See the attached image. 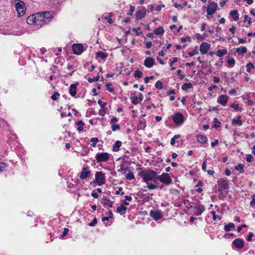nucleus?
<instances>
[{"label":"nucleus","instance_id":"1","mask_svg":"<svg viewBox=\"0 0 255 255\" xmlns=\"http://www.w3.org/2000/svg\"><path fill=\"white\" fill-rule=\"evenodd\" d=\"M139 175L142 178L143 181L147 184L149 190L157 189L158 185L155 183L157 180V174L156 172L152 170H146L141 171Z\"/></svg>","mask_w":255,"mask_h":255},{"label":"nucleus","instance_id":"2","mask_svg":"<svg viewBox=\"0 0 255 255\" xmlns=\"http://www.w3.org/2000/svg\"><path fill=\"white\" fill-rule=\"evenodd\" d=\"M26 22L28 24H35L40 26H42V23H41V16L39 13H36L28 16Z\"/></svg>","mask_w":255,"mask_h":255},{"label":"nucleus","instance_id":"3","mask_svg":"<svg viewBox=\"0 0 255 255\" xmlns=\"http://www.w3.org/2000/svg\"><path fill=\"white\" fill-rule=\"evenodd\" d=\"M15 9L17 11V16H21L25 12L26 7L24 3L20 0H18L15 4Z\"/></svg>","mask_w":255,"mask_h":255},{"label":"nucleus","instance_id":"4","mask_svg":"<svg viewBox=\"0 0 255 255\" xmlns=\"http://www.w3.org/2000/svg\"><path fill=\"white\" fill-rule=\"evenodd\" d=\"M218 190L223 192L229 188V181L226 178H221L217 181Z\"/></svg>","mask_w":255,"mask_h":255},{"label":"nucleus","instance_id":"5","mask_svg":"<svg viewBox=\"0 0 255 255\" xmlns=\"http://www.w3.org/2000/svg\"><path fill=\"white\" fill-rule=\"evenodd\" d=\"M110 157V154L107 152H98L95 155L98 163L107 162Z\"/></svg>","mask_w":255,"mask_h":255},{"label":"nucleus","instance_id":"6","mask_svg":"<svg viewBox=\"0 0 255 255\" xmlns=\"http://www.w3.org/2000/svg\"><path fill=\"white\" fill-rule=\"evenodd\" d=\"M39 14L41 16L42 25L48 23L53 17L52 13L49 11L39 13Z\"/></svg>","mask_w":255,"mask_h":255},{"label":"nucleus","instance_id":"7","mask_svg":"<svg viewBox=\"0 0 255 255\" xmlns=\"http://www.w3.org/2000/svg\"><path fill=\"white\" fill-rule=\"evenodd\" d=\"M95 181L99 186H101L106 183L105 174L102 171L97 172L95 174Z\"/></svg>","mask_w":255,"mask_h":255},{"label":"nucleus","instance_id":"8","mask_svg":"<svg viewBox=\"0 0 255 255\" xmlns=\"http://www.w3.org/2000/svg\"><path fill=\"white\" fill-rule=\"evenodd\" d=\"M172 120L176 125L179 126L182 125L184 122L183 115L179 112L176 113L172 116Z\"/></svg>","mask_w":255,"mask_h":255},{"label":"nucleus","instance_id":"9","mask_svg":"<svg viewBox=\"0 0 255 255\" xmlns=\"http://www.w3.org/2000/svg\"><path fill=\"white\" fill-rule=\"evenodd\" d=\"M157 179L162 183L167 185L170 184L172 182V179L171 177L167 173H163L160 175H157Z\"/></svg>","mask_w":255,"mask_h":255},{"label":"nucleus","instance_id":"10","mask_svg":"<svg viewBox=\"0 0 255 255\" xmlns=\"http://www.w3.org/2000/svg\"><path fill=\"white\" fill-rule=\"evenodd\" d=\"M218 5L215 2L209 3L207 7V12L208 15H211L217 10Z\"/></svg>","mask_w":255,"mask_h":255},{"label":"nucleus","instance_id":"11","mask_svg":"<svg viewBox=\"0 0 255 255\" xmlns=\"http://www.w3.org/2000/svg\"><path fill=\"white\" fill-rule=\"evenodd\" d=\"M150 216L155 221H157L162 217L161 212L157 210H151L150 211Z\"/></svg>","mask_w":255,"mask_h":255},{"label":"nucleus","instance_id":"12","mask_svg":"<svg viewBox=\"0 0 255 255\" xmlns=\"http://www.w3.org/2000/svg\"><path fill=\"white\" fill-rule=\"evenodd\" d=\"M205 210V207L202 204H198L193 208L194 213L197 216L201 215Z\"/></svg>","mask_w":255,"mask_h":255},{"label":"nucleus","instance_id":"13","mask_svg":"<svg viewBox=\"0 0 255 255\" xmlns=\"http://www.w3.org/2000/svg\"><path fill=\"white\" fill-rule=\"evenodd\" d=\"M211 45L207 42H202L200 46V51L202 54H205L210 49Z\"/></svg>","mask_w":255,"mask_h":255},{"label":"nucleus","instance_id":"14","mask_svg":"<svg viewBox=\"0 0 255 255\" xmlns=\"http://www.w3.org/2000/svg\"><path fill=\"white\" fill-rule=\"evenodd\" d=\"M74 53L80 55L83 52V46L81 44H74L72 46Z\"/></svg>","mask_w":255,"mask_h":255},{"label":"nucleus","instance_id":"15","mask_svg":"<svg viewBox=\"0 0 255 255\" xmlns=\"http://www.w3.org/2000/svg\"><path fill=\"white\" fill-rule=\"evenodd\" d=\"M91 175V171L88 170V167H83L80 174L81 179H85Z\"/></svg>","mask_w":255,"mask_h":255},{"label":"nucleus","instance_id":"16","mask_svg":"<svg viewBox=\"0 0 255 255\" xmlns=\"http://www.w3.org/2000/svg\"><path fill=\"white\" fill-rule=\"evenodd\" d=\"M229 97L226 95H220L218 98L217 102L223 106H225L228 102Z\"/></svg>","mask_w":255,"mask_h":255},{"label":"nucleus","instance_id":"17","mask_svg":"<svg viewBox=\"0 0 255 255\" xmlns=\"http://www.w3.org/2000/svg\"><path fill=\"white\" fill-rule=\"evenodd\" d=\"M233 245L235 246L236 248L241 249L244 246V242L242 239L237 238L233 241Z\"/></svg>","mask_w":255,"mask_h":255},{"label":"nucleus","instance_id":"18","mask_svg":"<svg viewBox=\"0 0 255 255\" xmlns=\"http://www.w3.org/2000/svg\"><path fill=\"white\" fill-rule=\"evenodd\" d=\"M146 15V10L145 7H143L140 9L138 10L136 12L135 17L137 19H141Z\"/></svg>","mask_w":255,"mask_h":255},{"label":"nucleus","instance_id":"19","mask_svg":"<svg viewBox=\"0 0 255 255\" xmlns=\"http://www.w3.org/2000/svg\"><path fill=\"white\" fill-rule=\"evenodd\" d=\"M154 64V60L151 57L146 58L144 61V65L148 68L152 67Z\"/></svg>","mask_w":255,"mask_h":255},{"label":"nucleus","instance_id":"20","mask_svg":"<svg viewBox=\"0 0 255 255\" xmlns=\"http://www.w3.org/2000/svg\"><path fill=\"white\" fill-rule=\"evenodd\" d=\"M103 202L102 203L104 204L105 207H109L112 208L114 202L110 200V198L107 196H104L102 198Z\"/></svg>","mask_w":255,"mask_h":255},{"label":"nucleus","instance_id":"21","mask_svg":"<svg viewBox=\"0 0 255 255\" xmlns=\"http://www.w3.org/2000/svg\"><path fill=\"white\" fill-rule=\"evenodd\" d=\"M78 83L72 84L69 87V93L72 96L74 97L76 94L77 85Z\"/></svg>","mask_w":255,"mask_h":255},{"label":"nucleus","instance_id":"22","mask_svg":"<svg viewBox=\"0 0 255 255\" xmlns=\"http://www.w3.org/2000/svg\"><path fill=\"white\" fill-rule=\"evenodd\" d=\"M138 129H143L146 127V121L144 119H140L137 125Z\"/></svg>","mask_w":255,"mask_h":255},{"label":"nucleus","instance_id":"23","mask_svg":"<svg viewBox=\"0 0 255 255\" xmlns=\"http://www.w3.org/2000/svg\"><path fill=\"white\" fill-rule=\"evenodd\" d=\"M197 141L202 144H204L207 142V138L203 135H198L196 137Z\"/></svg>","mask_w":255,"mask_h":255},{"label":"nucleus","instance_id":"24","mask_svg":"<svg viewBox=\"0 0 255 255\" xmlns=\"http://www.w3.org/2000/svg\"><path fill=\"white\" fill-rule=\"evenodd\" d=\"M232 124L234 125L241 126L243 125V122L241 120V116H239L236 119H233L232 120Z\"/></svg>","mask_w":255,"mask_h":255},{"label":"nucleus","instance_id":"25","mask_svg":"<svg viewBox=\"0 0 255 255\" xmlns=\"http://www.w3.org/2000/svg\"><path fill=\"white\" fill-rule=\"evenodd\" d=\"M122 145V142L119 140L116 141L113 146L112 149L115 152H117L120 150V147Z\"/></svg>","mask_w":255,"mask_h":255},{"label":"nucleus","instance_id":"26","mask_svg":"<svg viewBox=\"0 0 255 255\" xmlns=\"http://www.w3.org/2000/svg\"><path fill=\"white\" fill-rule=\"evenodd\" d=\"M154 33L157 35H162L164 33V30L162 26H159L154 30Z\"/></svg>","mask_w":255,"mask_h":255},{"label":"nucleus","instance_id":"27","mask_svg":"<svg viewBox=\"0 0 255 255\" xmlns=\"http://www.w3.org/2000/svg\"><path fill=\"white\" fill-rule=\"evenodd\" d=\"M127 210V207L123 205H121L120 206L117 207V212L122 215L125 213Z\"/></svg>","mask_w":255,"mask_h":255},{"label":"nucleus","instance_id":"28","mask_svg":"<svg viewBox=\"0 0 255 255\" xmlns=\"http://www.w3.org/2000/svg\"><path fill=\"white\" fill-rule=\"evenodd\" d=\"M247 51V49L246 47H238L236 49V52L238 53V54L240 55H244L245 53H246Z\"/></svg>","mask_w":255,"mask_h":255},{"label":"nucleus","instance_id":"29","mask_svg":"<svg viewBox=\"0 0 255 255\" xmlns=\"http://www.w3.org/2000/svg\"><path fill=\"white\" fill-rule=\"evenodd\" d=\"M230 14L234 20L236 21L239 19V14L238 10H232L230 12Z\"/></svg>","mask_w":255,"mask_h":255},{"label":"nucleus","instance_id":"30","mask_svg":"<svg viewBox=\"0 0 255 255\" xmlns=\"http://www.w3.org/2000/svg\"><path fill=\"white\" fill-rule=\"evenodd\" d=\"M235 227V224L233 223H230L224 226V229L226 232H230L231 231L232 229H233Z\"/></svg>","mask_w":255,"mask_h":255},{"label":"nucleus","instance_id":"31","mask_svg":"<svg viewBox=\"0 0 255 255\" xmlns=\"http://www.w3.org/2000/svg\"><path fill=\"white\" fill-rule=\"evenodd\" d=\"M96 57L100 58L102 59H104L108 57V54L99 51L96 53Z\"/></svg>","mask_w":255,"mask_h":255},{"label":"nucleus","instance_id":"32","mask_svg":"<svg viewBox=\"0 0 255 255\" xmlns=\"http://www.w3.org/2000/svg\"><path fill=\"white\" fill-rule=\"evenodd\" d=\"M193 87V85L191 83H186L183 84L181 86V89L183 91H186L189 89Z\"/></svg>","mask_w":255,"mask_h":255},{"label":"nucleus","instance_id":"33","mask_svg":"<svg viewBox=\"0 0 255 255\" xmlns=\"http://www.w3.org/2000/svg\"><path fill=\"white\" fill-rule=\"evenodd\" d=\"M130 99L131 100V102L135 105L138 103V97L133 94H131Z\"/></svg>","mask_w":255,"mask_h":255},{"label":"nucleus","instance_id":"34","mask_svg":"<svg viewBox=\"0 0 255 255\" xmlns=\"http://www.w3.org/2000/svg\"><path fill=\"white\" fill-rule=\"evenodd\" d=\"M78 127L77 130L79 131H81L83 130V126L85 125L84 123L82 121H78L75 124Z\"/></svg>","mask_w":255,"mask_h":255},{"label":"nucleus","instance_id":"35","mask_svg":"<svg viewBox=\"0 0 255 255\" xmlns=\"http://www.w3.org/2000/svg\"><path fill=\"white\" fill-rule=\"evenodd\" d=\"M227 53V50L226 49H223V50H218L217 51V55L219 57H221L223 56L224 55L226 54Z\"/></svg>","mask_w":255,"mask_h":255},{"label":"nucleus","instance_id":"36","mask_svg":"<svg viewBox=\"0 0 255 255\" xmlns=\"http://www.w3.org/2000/svg\"><path fill=\"white\" fill-rule=\"evenodd\" d=\"M99 139L97 137H93L90 139V143L92 146L95 147L98 143Z\"/></svg>","mask_w":255,"mask_h":255},{"label":"nucleus","instance_id":"37","mask_svg":"<svg viewBox=\"0 0 255 255\" xmlns=\"http://www.w3.org/2000/svg\"><path fill=\"white\" fill-rule=\"evenodd\" d=\"M246 67H247V71L248 73H251V69L255 68L254 65L252 62H250V63H248L246 66Z\"/></svg>","mask_w":255,"mask_h":255},{"label":"nucleus","instance_id":"38","mask_svg":"<svg viewBox=\"0 0 255 255\" xmlns=\"http://www.w3.org/2000/svg\"><path fill=\"white\" fill-rule=\"evenodd\" d=\"M127 179L128 180H131L134 178V175L133 173L129 171V172L126 175Z\"/></svg>","mask_w":255,"mask_h":255},{"label":"nucleus","instance_id":"39","mask_svg":"<svg viewBox=\"0 0 255 255\" xmlns=\"http://www.w3.org/2000/svg\"><path fill=\"white\" fill-rule=\"evenodd\" d=\"M235 168L237 170H239L240 173H243L244 172L243 165L241 164H239L238 165H236Z\"/></svg>","mask_w":255,"mask_h":255},{"label":"nucleus","instance_id":"40","mask_svg":"<svg viewBox=\"0 0 255 255\" xmlns=\"http://www.w3.org/2000/svg\"><path fill=\"white\" fill-rule=\"evenodd\" d=\"M231 107L236 111H241L242 110V109L239 107V104L233 103L231 105Z\"/></svg>","mask_w":255,"mask_h":255},{"label":"nucleus","instance_id":"41","mask_svg":"<svg viewBox=\"0 0 255 255\" xmlns=\"http://www.w3.org/2000/svg\"><path fill=\"white\" fill-rule=\"evenodd\" d=\"M198 53H199V52H198V49H197V47L196 46L195 48V49L193 51H190V52H188V55H189V56L192 57L194 55H195L196 54H197Z\"/></svg>","mask_w":255,"mask_h":255},{"label":"nucleus","instance_id":"42","mask_svg":"<svg viewBox=\"0 0 255 255\" xmlns=\"http://www.w3.org/2000/svg\"><path fill=\"white\" fill-rule=\"evenodd\" d=\"M247 21L248 22V24L251 25L252 23V19L248 15H245L244 16L243 22H246Z\"/></svg>","mask_w":255,"mask_h":255},{"label":"nucleus","instance_id":"43","mask_svg":"<svg viewBox=\"0 0 255 255\" xmlns=\"http://www.w3.org/2000/svg\"><path fill=\"white\" fill-rule=\"evenodd\" d=\"M23 33V32L22 30H13L12 31H10V34H13L14 35H21Z\"/></svg>","mask_w":255,"mask_h":255},{"label":"nucleus","instance_id":"44","mask_svg":"<svg viewBox=\"0 0 255 255\" xmlns=\"http://www.w3.org/2000/svg\"><path fill=\"white\" fill-rule=\"evenodd\" d=\"M143 76V74L142 73L138 70H136L134 72V76L135 77H137V78H141Z\"/></svg>","mask_w":255,"mask_h":255},{"label":"nucleus","instance_id":"45","mask_svg":"<svg viewBox=\"0 0 255 255\" xmlns=\"http://www.w3.org/2000/svg\"><path fill=\"white\" fill-rule=\"evenodd\" d=\"M180 137L179 134L175 135L173 137H172L170 141V144L172 145L175 144V140L179 138Z\"/></svg>","mask_w":255,"mask_h":255},{"label":"nucleus","instance_id":"46","mask_svg":"<svg viewBox=\"0 0 255 255\" xmlns=\"http://www.w3.org/2000/svg\"><path fill=\"white\" fill-rule=\"evenodd\" d=\"M155 87L158 89H162L163 88L162 82L160 80L157 81L155 83Z\"/></svg>","mask_w":255,"mask_h":255},{"label":"nucleus","instance_id":"47","mask_svg":"<svg viewBox=\"0 0 255 255\" xmlns=\"http://www.w3.org/2000/svg\"><path fill=\"white\" fill-rule=\"evenodd\" d=\"M112 84L111 83H108L106 84V87L107 90L110 92H113L114 91V89L113 87H111Z\"/></svg>","mask_w":255,"mask_h":255},{"label":"nucleus","instance_id":"48","mask_svg":"<svg viewBox=\"0 0 255 255\" xmlns=\"http://www.w3.org/2000/svg\"><path fill=\"white\" fill-rule=\"evenodd\" d=\"M100 79V76L99 75H97L96 77L92 78H89L88 79V81L89 83H92L93 82L98 81Z\"/></svg>","mask_w":255,"mask_h":255},{"label":"nucleus","instance_id":"49","mask_svg":"<svg viewBox=\"0 0 255 255\" xmlns=\"http://www.w3.org/2000/svg\"><path fill=\"white\" fill-rule=\"evenodd\" d=\"M60 94L58 92H55L54 94L51 96V98L53 100L55 101L58 98Z\"/></svg>","mask_w":255,"mask_h":255},{"label":"nucleus","instance_id":"50","mask_svg":"<svg viewBox=\"0 0 255 255\" xmlns=\"http://www.w3.org/2000/svg\"><path fill=\"white\" fill-rule=\"evenodd\" d=\"M214 125L213 126L214 128H218V127H219L221 123L218 121V119L216 118H214Z\"/></svg>","mask_w":255,"mask_h":255},{"label":"nucleus","instance_id":"51","mask_svg":"<svg viewBox=\"0 0 255 255\" xmlns=\"http://www.w3.org/2000/svg\"><path fill=\"white\" fill-rule=\"evenodd\" d=\"M111 128L113 131H115L116 130H119L120 129V127L118 124L112 125Z\"/></svg>","mask_w":255,"mask_h":255},{"label":"nucleus","instance_id":"52","mask_svg":"<svg viewBox=\"0 0 255 255\" xmlns=\"http://www.w3.org/2000/svg\"><path fill=\"white\" fill-rule=\"evenodd\" d=\"M211 213L212 214V215H213V219L214 220H216V219H218L219 220H221V217L219 216H217L216 215V212L215 211H212L211 212Z\"/></svg>","mask_w":255,"mask_h":255},{"label":"nucleus","instance_id":"53","mask_svg":"<svg viewBox=\"0 0 255 255\" xmlns=\"http://www.w3.org/2000/svg\"><path fill=\"white\" fill-rule=\"evenodd\" d=\"M227 62L228 63V64L232 67L234 66L235 63V60L233 58L228 59Z\"/></svg>","mask_w":255,"mask_h":255},{"label":"nucleus","instance_id":"54","mask_svg":"<svg viewBox=\"0 0 255 255\" xmlns=\"http://www.w3.org/2000/svg\"><path fill=\"white\" fill-rule=\"evenodd\" d=\"M118 121H119V119L117 117H114L111 119L110 123L111 125H114V124H116V123L117 122H118Z\"/></svg>","mask_w":255,"mask_h":255},{"label":"nucleus","instance_id":"55","mask_svg":"<svg viewBox=\"0 0 255 255\" xmlns=\"http://www.w3.org/2000/svg\"><path fill=\"white\" fill-rule=\"evenodd\" d=\"M7 167L6 164L4 162L0 163V172H2L5 170V168Z\"/></svg>","mask_w":255,"mask_h":255},{"label":"nucleus","instance_id":"56","mask_svg":"<svg viewBox=\"0 0 255 255\" xmlns=\"http://www.w3.org/2000/svg\"><path fill=\"white\" fill-rule=\"evenodd\" d=\"M98 103L101 108H104L107 105V103L102 102L100 99L98 101Z\"/></svg>","mask_w":255,"mask_h":255},{"label":"nucleus","instance_id":"57","mask_svg":"<svg viewBox=\"0 0 255 255\" xmlns=\"http://www.w3.org/2000/svg\"><path fill=\"white\" fill-rule=\"evenodd\" d=\"M134 10V7L133 6L130 5V9H129V11L127 13V14L129 16L132 15Z\"/></svg>","mask_w":255,"mask_h":255},{"label":"nucleus","instance_id":"58","mask_svg":"<svg viewBox=\"0 0 255 255\" xmlns=\"http://www.w3.org/2000/svg\"><path fill=\"white\" fill-rule=\"evenodd\" d=\"M254 156L252 154H248L246 156V160L248 162H251L253 159Z\"/></svg>","mask_w":255,"mask_h":255},{"label":"nucleus","instance_id":"59","mask_svg":"<svg viewBox=\"0 0 255 255\" xmlns=\"http://www.w3.org/2000/svg\"><path fill=\"white\" fill-rule=\"evenodd\" d=\"M254 235L253 233L250 232L247 238V240L248 242H250L252 241L253 237H254Z\"/></svg>","mask_w":255,"mask_h":255},{"label":"nucleus","instance_id":"60","mask_svg":"<svg viewBox=\"0 0 255 255\" xmlns=\"http://www.w3.org/2000/svg\"><path fill=\"white\" fill-rule=\"evenodd\" d=\"M98 114L101 116H104L106 114V111L104 108H101L98 113Z\"/></svg>","mask_w":255,"mask_h":255},{"label":"nucleus","instance_id":"61","mask_svg":"<svg viewBox=\"0 0 255 255\" xmlns=\"http://www.w3.org/2000/svg\"><path fill=\"white\" fill-rule=\"evenodd\" d=\"M97 223V220L96 218H95L89 224V226L93 227Z\"/></svg>","mask_w":255,"mask_h":255},{"label":"nucleus","instance_id":"62","mask_svg":"<svg viewBox=\"0 0 255 255\" xmlns=\"http://www.w3.org/2000/svg\"><path fill=\"white\" fill-rule=\"evenodd\" d=\"M235 236V234L233 233H229V234H226L224 235V238L226 239H229L231 237H233Z\"/></svg>","mask_w":255,"mask_h":255},{"label":"nucleus","instance_id":"63","mask_svg":"<svg viewBox=\"0 0 255 255\" xmlns=\"http://www.w3.org/2000/svg\"><path fill=\"white\" fill-rule=\"evenodd\" d=\"M173 60L170 62L169 65L171 67H172L174 63L176 62L178 60V58L177 57H174L172 59Z\"/></svg>","mask_w":255,"mask_h":255},{"label":"nucleus","instance_id":"64","mask_svg":"<svg viewBox=\"0 0 255 255\" xmlns=\"http://www.w3.org/2000/svg\"><path fill=\"white\" fill-rule=\"evenodd\" d=\"M250 205L252 206H254L255 205V195L253 196V198L252 201L250 202Z\"/></svg>","mask_w":255,"mask_h":255}]
</instances>
